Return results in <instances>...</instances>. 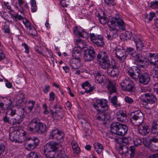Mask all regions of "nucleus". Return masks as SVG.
I'll return each instance as SVG.
<instances>
[{"label": "nucleus", "mask_w": 158, "mask_h": 158, "mask_svg": "<svg viewBox=\"0 0 158 158\" xmlns=\"http://www.w3.org/2000/svg\"><path fill=\"white\" fill-rule=\"evenodd\" d=\"M133 143L135 147H138L141 144V141L140 139L137 138L134 139Z\"/></svg>", "instance_id": "nucleus-46"}, {"label": "nucleus", "mask_w": 158, "mask_h": 158, "mask_svg": "<svg viewBox=\"0 0 158 158\" xmlns=\"http://www.w3.org/2000/svg\"><path fill=\"white\" fill-rule=\"evenodd\" d=\"M23 121L22 118L19 116H17L15 118H12L11 119L10 125H19Z\"/></svg>", "instance_id": "nucleus-30"}, {"label": "nucleus", "mask_w": 158, "mask_h": 158, "mask_svg": "<svg viewBox=\"0 0 158 158\" xmlns=\"http://www.w3.org/2000/svg\"><path fill=\"white\" fill-rule=\"evenodd\" d=\"M27 129L31 132L42 134L46 131V126L44 123L40 122V119L35 118L30 122Z\"/></svg>", "instance_id": "nucleus-3"}, {"label": "nucleus", "mask_w": 158, "mask_h": 158, "mask_svg": "<svg viewBox=\"0 0 158 158\" xmlns=\"http://www.w3.org/2000/svg\"><path fill=\"white\" fill-rule=\"evenodd\" d=\"M134 39L136 45V49L138 51H141L144 46V43L139 37H134Z\"/></svg>", "instance_id": "nucleus-26"}, {"label": "nucleus", "mask_w": 158, "mask_h": 158, "mask_svg": "<svg viewBox=\"0 0 158 158\" xmlns=\"http://www.w3.org/2000/svg\"><path fill=\"white\" fill-rule=\"evenodd\" d=\"M62 109V106L60 105L58 107H57V109H56L55 111L53 112L52 110H51V111L52 113V115L53 117V118L54 117L56 116V114L58 113L59 112L60 110Z\"/></svg>", "instance_id": "nucleus-47"}, {"label": "nucleus", "mask_w": 158, "mask_h": 158, "mask_svg": "<svg viewBox=\"0 0 158 158\" xmlns=\"http://www.w3.org/2000/svg\"><path fill=\"white\" fill-rule=\"evenodd\" d=\"M97 60L99 66L103 69H107L108 75L111 77H117L119 74V68L116 65L115 61L113 60L110 62L107 53L104 51H101L97 56Z\"/></svg>", "instance_id": "nucleus-1"}, {"label": "nucleus", "mask_w": 158, "mask_h": 158, "mask_svg": "<svg viewBox=\"0 0 158 158\" xmlns=\"http://www.w3.org/2000/svg\"><path fill=\"white\" fill-rule=\"evenodd\" d=\"M154 69V77L156 78L158 77V65L155 66Z\"/></svg>", "instance_id": "nucleus-57"}, {"label": "nucleus", "mask_w": 158, "mask_h": 158, "mask_svg": "<svg viewBox=\"0 0 158 158\" xmlns=\"http://www.w3.org/2000/svg\"><path fill=\"white\" fill-rule=\"evenodd\" d=\"M25 109L23 107H20L17 110L18 116L19 117L22 118L23 120V118L24 117V113Z\"/></svg>", "instance_id": "nucleus-41"}, {"label": "nucleus", "mask_w": 158, "mask_h": 158, "mask_svg": "<svg viewBox=\"0 0 158 158\" xmlns=\"http://www.w3.org/2000/svg\"><path fill=\"white\" fill-rule=\"evenodd\" d=\"M49 101H53L55 98V94L53 92H51L49 94Z\"/></svg>", "instance_id": "nucleus-61"}, {"label": "nucleus", "mask_w": 158, "mask_h": 158, "mask_svg": "<svg viewBox=\"0 0 158 158\" xmlns=\"http://www.w3.org/2000/svg\"><path fill=\"white\" fill-rule=\"evenodd\" d=\"M90 39L93 43L98 47H102L104 45L103 36L100 35H95L94 33L90 34Z\"/></svg>", "instance_id": "nucleus-9"}, {"label": "nucleus", "mask_w": 158, "mask_h": 158, "mask_svg": "<svg viewBox=\"0 0 158 158\" xmlns=\"http://www.w3.org/2000/svg\"><path fill=\"white\" fill-rule=\"evenodd\" d=\"M84 58L86 61H89L93 60L95 56V52L94 49H84Z\"/></svg>", "instance_id": "nucleus-13"}, {"label": "nucleus", "mask_w": 158, "mask_h": 158, "mask_svg": "<svg viewBox=\"0 0 158 158\" xmlns=\"http://www.w3.org/2000/svg\"><path fill=\"white\" fill-rule=\"evenodd\" d=\"M35 104V102L33 101H30L26 102V107L27 108L29 112L32 111Z\"/></svg>", "instance_id": "nucleus-37"}, {"label": "nucleus", "mask_w": 158, "mask_h": 158, "mask_svg": "<svg viewBox=\"0 0 158 158\" xmlns=\"http://www.w3.org/2000/svg\"><path fill=\"white\" fill-rule=\"evenodd\" d=\"M81 52L78 49H74L72 53V56L73 57H76L80 56L81 55Z\"/></svg>", "instance_id": "nucleus-48"}, {"label": "nucleus", "mask_w": 158, "mask_h": 158, "mask_svg": "<svg viewBox=\"0 0 158 158\" xmlns=\"http://www.w3.org/2000/svg\"><path fill=\"white\" fill-rule=\"evenodd\" d=\"M107 101L105 99H97L93 104V107L97 111L95 115L96 118L102 121V123L105 125L110 119L109 113H106L105 111L108 109Z\"/></svg>", "instance_id": "nucleus-2"}, {"label": "nucleus", "mask_w": 158, "mask_h": 158, "mask_svg": "<svg viewBox=\"0 0 158 158\" xmlns=\"http://www.w3.org/2000/svg\"><path fill=\"white\" fill-rule=\"evenodd\" d=\"M73 60L74 59H72L70 62V64L72 69H77L78 67L77 66L76 63L74 62V61Z\"/></svg>", "instance_id": "nucleus-56"}, {"label": "nucleus", "mask_w": 158, "mask_h": 158, "mask_svg": "<svg viewBox=\"0 0 158 158\" xmlns=\"http://www.w3.org/2000/svg\"><path fill=\"white\" fill-rule=\"evenodd\" d=\"M118 30H107L106 36L107 39L112 40L118 36Z\"/></svg>", "instance_id": "nucleus-24"}, {"label": "nucleus", "mask_w": 158, "mask_h": 158, "mask_svg": "<svg viewBox=\"0 0 158 158\" xmlns=\"http://www.w3.org/2000/svg\"><path fill=\"white\" fill-rule=\"evenodd\" d=\"M135 64L140 68H143L145 66L146 58L141 54H139L135 58Z\"/></svg>", "instance_id": "nucleus-17"}, {"label": "nucleus", "mask_w": 158, "mask_h": 158, "mask_svg": "<svg viewBox=\"0 0 158 158\" xmlns=\"http://www.w3.org/2000/svg\"><path fill=\"white\" fill-rule=\"evenodd\" d=\"M27 158H42V157L39 153L33 151L29 154Z\"/></svg>", "instance_id": "nucleus-36"}, {"label": "nucleus", "mask_w": 158, "mask_h": 158, "mask_svg": "<svg viewBox=\"0 0 158 158\" xmlns=\"http://www.w3.org/2000/svg\"><path fill=\"white\" fill-rule=\"evenodd\" d=\"M130 150L131 153H130L131 157H133L134 156L135 153V149L134 146H131L130 147L129 150Z\"/></svg>", "instance_id": "nucleus-50"}, {"label": "nucleus", "mask_w": 158, "mask_h": 158, "mask_svg": "<svg viewBox=\"0 0 158 158\" xmlns=\"http://www.w3.org/2000/svg\"><path fill=\"white\" fill-rule=\"evenodd\" d=\"M138 129L139 133L142 135H145L150 131L148 126L146 123H141L138 125Z\"/></svg>", "instance_id": "nucleus-16"}, {"label": "nucleus", "mask_w": 158, "mask_h": 158, "mask_svg": "<svg viewBox=\"0 0 158 158\" xmlns=\"http://www.w3.org/2000/svg\"><path fill=\"white\" fill-rule=\"evenodd\" d=\"M145 98L141 99V101L142 104L146 106L148 104H152L155 103L157 99L156 96L151 94L146 93L145 94Z\"/></svg>", "instance_id": "nucleus-10"}, {"label": "nucleus", "mask_w": 158, "mask_h": 158, "mask_svg": "<svg viewBox=\"0 0 158 158\" xmlns=\"http://www.w3.org/2000/svg\"><path fill=\"white\" fill-rule=\"evenodd\" d=\"M44 154L47 158H59V152L56 151H51L44 150Z\"/></svg>", "instance_id": "nucleus-25"}, {"label": "nucleus", "mask_w": 158, "mask_h": 158, "mask_svg": "<svg viewBox=\"0 0 158 158\" xmlns=\"http://www.w3.org/2000/svg\"><path fill=\"white\" fill-rule=\"evenodd\" d=\"M111 102L115 107H117V106H121V104L120 103H117V98L116 96H114L111 98Z\"/></svg>", "instance_id": "nucleus-40"}, {"label": "nucleus", "mask_w": 158, "mask_h": 158, "mask_svg": "<svg viewBox=\"0 0 158 158\" xmlns=\"http://www.w3.org/2000/svg\"><path fill=\"white\" fill-rule=\"evenodd\" d=\"M152 142L157 143V142H158V139L156 138L153 137L149 139L148 143H145L144 140L143 141V143L145 146H147L150 144Z\"/></svg>", "instance_id": "nucleus-44"}, {"label": "nucleus", "mask_w": 158, "mask_h": 158, "mask_svg": "<svg viewBox=\"0 0 158 158\" xmlns=\"http://www.w3.org/2000/svg\"><path fill=\"white\" fill-rule=\"evenodd\" d=\"M94 89V86H90V85L86 87L85 89V93H88L93 91Z\"/></svg>", "instance_id": "nucleus-60"}, {"label": "nucleus", "mask_w": 158, "mask_h": 158, "mask_svg": "<svg viewBox=\"0 0 158 158\" xmlns=\"http://www.w3.org/2000/svg\"><path fill=\"white\" fill-rule=\"evenodd\" d=\"M124 100L126 102L129 104H131L133 102V99L128 96H126Z\"/></svg>", "instance_id": "nucleus-62"}, {"label": "nucleus", "mask_w": 158, "mask_h": 158, "mask_svg": "<svg viewBox=\"0 0 158 158\" xmlns=\"http://www.w3.org/2000/svg\"><path fill=\"white\" fill-rule=\"evenodd\" d=\"M93 145L95 150L97 153L98 154H100L103 149L102 145L98 142H96Z\"/></svg>", "instance_id": "nucleus-33"}, {"label": "nucleus", "mask_w": 158, "mask_h": 158, "mask_svg": "<svg viewBox=\"0 0 158 158\" xmlns=\"http://www.w3.org/2000/svg\"><path fill=\"white\" fill-rule=\"evenodd\" d=\"M23 22L26 27L29 28L30 27V24L28 20L26 18H23Z\"/></svg>", "instance_id": "nucleus-53"}, {"label": "nucleus", "mask_w": 158, "mask_h": 158, "mask_svg": "<svg viewBox=\"0 0 158 158\" xmlns=\"http://www.w3.org/2000/svg\"><path fill=\"white\" fill-rule=\"evenodd\" d=\"M150 7L153 9H158V1L154 0L150 2Z\"/></svg>", "instance_id": "nucleus-43"}, {"label": "nucleus", "mask_w": 158, "mask_h": 158, "mask_svg": "<svg viewBox=\"0 0 158 158\" xmlns=\"http://www.w3.org/2000/svg\"><path fill=\"white\" fill-rule=\"evenodd\" d=\"M95 77V80L99 84H105L106 83L107 79L106 77L103 75H102L99 72L96 73L94 74Z\"/></svg>", "instance_id": "nucleus-23"}, {"label": "nucleus", "mask_w": 158, "mask_h": 158, "mask_svg": "<svg viewBox=\"0 0 158 158\" xmlns=\"http://www.w3.org/2000/svg\"><path fill=\"white\" fill-rule=\"evenodd\" d=\"M151 132L154 135H158V119H155L152 123Z\"/></svg>", "instance_id": "nucleus-27"}, {"label": "nucleus", "mask_w": 158, "mask_h": 158, "mask_svg": "<svg viewBox=\"0 0 158 158\" xmlns=\"http://www.w3.org/2000/svg\"><path fill=\"white\" fill-rule=\"evenodd\" d=\"M17 99L16 103L20 105L23 102L25 99V94L23 93L19 92L18 93L16 97Z\"/></svg>", "instance_id": "nucleus-28"}, {"label": "nucleus", "mask_w": 158, "mask_h": 158, "mask_svg": "<svg viewBox=\"0 0 158 158\" xmlns=\"http://www.w3.org/2000/svg\"><path fill=\"white\" fill-rule=\"evenodd\" d=\"M2 98L3 102H5V105L7 107L8 106H10L12 104V101L11 98L9 97H1Z\"/></svg>", "instance_id": "nucleus-39"}, {"label": "nucleus", "mask_w": 158, "mask_h": 158, "mask_svg": "<svg viewBox=\"0 0 158 158\" xmlns=\"http://www.w3.org/2000/svg\"><path fill=\"white\" fill-rule=\"evenodd\" d=\"M61 5L63 7H67L69 5V0H60Z\"/></svg>", "instance_id": "nucleus-54"}, {"label": "nucleus", "mask_w": 158, "mask_h": 158, "mask_svg": "<svg viewBox=\"0 0 158 158\" xmlns=\"http://www.w3.org/2000/svg\"><path fill=\"white\" fill-rule=\"evenodd\" d=\"M71 145L74 153L78 154L79 152L80 149L77 143L76 142L74 141H72L71 142Z\"/></svg>", "instance_id": "nucleus-32"}, {"label": "nucleus", "mask_w": 158, "mask_h": 158, "mask_svg": "<svg viewBox=\"0 0 158 158\" xmlns=\"http://www.w3.org/2000/svg\"><path fill=\"white\" fill-rule=\"evenodd\" d=\"M120 84L122 89L124 90L129 92L134 90V86L133 82L128 77L125 78L120 83Z\"/></svg>", "instance_id": "nucleus-8"}, {"label": "nucleus", "mask_w": 158, "mask_h": 158, "mask_svg": "<svg viewBox=\"0 0 158 158\" xmlns=\"http://www.w3.org/2000/svg\"><path fill=\"white\" fill-rule=\"evenodd\" d=\"M98 18L99 21L101 24L102 25H104L107 23V20L106 17H102L100 16L99 15H98Z\"/></svg>", "instance_id": "nucleus-42"}, {"label": "nucleus", "mask_w": 158, "mask_h": 158, "mask_svg": "<svg viewBox=\"0 0 158 158\" xmlns=\"http://www.w3.org/2000/svg\"><path fill=\"white\" fill-rule=\"evenodd\" d=\"M78 47L80 49H84L85 45L84 44L83 42L81 40H76Z\"/></svg>", "instance_id": "nucleus-45"}, {"label": "nucleus", "mask_w": 158, "mask_h": 158, "mask_svg": "<svg viewBox=\"0 0 158 158\" xmlns=\"http://www.w3.org/2000/svg\"><path fill=\"white\" fill-rule=\"evenodd\" d=\"M148 60L150 64L154 66L158 64V55L157 54L150 53Z\"/></svg>", "instance_id": "nucleus-21"}, {"label": "nucleus", "mask_w": 158, "mask_h": 158, "mask_svg": "<svg viewBox=\"0 0 158 158\" xmlns=\"http://www.w3.org/2000/svg\"><path fill=\"white\" fill-rule=\"evenodd\" d=\"M9 138L13 142L20 143L22 142L21 140L19 138V135L18 134L17 132L15 131L11 132L10 131Z\"/></svg>", "instance_id": "nucleus-22"}, {"label": "nucleus", "mask_w": 158, "mask_h": 158, "mask_svg": "<svg viewBox=\"0 0 158 158\" xmlns=\"http://www.w3.org/2000/svg\"><path fill=\"white\" fill-rule=\"evenodd\" d=\"M114 0H104L105 4L109 6H113L114 5Z\"/></svg>", "instance_id": "nucleus-55"}, {"label": "nucleus", "mask_w": 158, "mask_h": 158, "mask_svg": "<svg viewBox=\"0 0 158 158\" xmlns=\"http://www.w3.org/2000/svg\"><path fill=\"white\" fill-rule=\"evenodd\" d=\"M127 73L135 81H137L138 80L139 76L141 73L139 69L135 66L132 67H131L128 69Z\"/></svg>", "instance_id": "nucleus-11"}, {"label": "nucleus", "mask_w": 158, "mask_h": 158, "mask_svg": "<svg viewBox=\"0 0 158 158\" xmlns=\"http://www.w3.org/2000/svg\"><path fill=\"white\" fill-rule=\"evenodd\" d=\"M119 152L122 155L124 154L127 156L129 154V148L128 146L126 145H121L119 148Z\"/></svg>", "instance_id": "nucleus-29"}, {"label": "nucleus", "mask_w": 158, "mask_h": 158, "mask_svg": "<svg viewBox=\"0 0 158 158\" xmlns=\"http://www.w3.org/2000/svg\"><path fill=\"white\" fill-rule=\"evenodd\" d=\"M6 113L7 114L13 116L15 114L16 110L12 109H10L7 110L6 111Z\"/></svg>", "instance_id": "nucleus-52"}, {"label": "nucleus", "mask_w": 158, "mask_h": 158, "mask_svg": "<svg viewBox=\"0 0 158 158\" xmlns=\"http://www.w3.org/2000/svg\"><path fill=\"white\" fill-rule=\"evenodd\" d=\"M115 54L116 57L122 62L124 61L127 57L125 51L123 49H116L115 50Z\"/></svg>", "instance_id": "nucleus-19"}, {"label": "nucleus", "mask_w": 158, "mask_h": 158, "mask_svg": "<svg viewBox=\"0 0 158 158\" xmlns=\"http://www.w3.org/2000/svg\"><path fill=\"white\" fill-rule=\"evenodd\" d=\"M127 114L125 110H119L116 113V117L117 121L122 122H125L127 121Z\"/></svg>", "instance_id": "nucleus-18"}, {"label": "nucleus", "mask_w": 158, "mask_h": 158, "mask_svg": "<svg viewBox=\"0 0 158 158\" xmlns=\"http://www.w3.org/2000/svg\"><path fill=\"white\" fill-rule=\"evenodd\" d=\"M61 147V145L54 142H49L47 143L44 147V150L56 151Z\"/></svg>", "instance_id": "nucleus-12"}, {"label": "nucleus", "mask_w": 158, "mask_h": 158, "mask_svg": "<svg viewBox=\"0 0 158 158\" xmlns=\"http://www.w3.org/2000/svg\"><path fill=\"white\" fill-rule=\"evenodd\" d=\"M151 150L152 151H156L158 150V143H155L152 144L150 147Z\"/></svg>", "instance_id": "nucleus-51"}, {"label": "nucleus", "mask_w": 158, "mask_h": 158, "mask_svg": "<svg viewBox=\"0 0 158 158\" xmlns=\"http://www.w3.org/2000/svg\"><path fill=\"white\" fill-rule=\"evenodd\" d=\"M5 149V147L4 143L0 142V156Z\"/></svg>", "instance_id": "nucleus-59"}, {"label": "nucleus", "mask_w": 158, "mask_h": 158, "mask_svg": "<svg viewBox=\"0 0 158 158\" xmlns=\"http://www.w3.org/2000/svg\"><path fill=\"white\" fill-rule=\"evenodd\" d=\"M155 16V13L153 12H150L149 13V17L148 18V21H151L153 17Z\"/></svg>", "instance_id": "nucleus-64"}, {"label": "nucleus", "mask_w": 158, "mask_h": 158, "mask_svg": "<svg viewBox=\"0 0 158 158\" xmlns=\"http://www.w3.org/2000/svg\"><path fill=\"white\" fill-rule=\"evenodd\" d=\"M64 133L56 128L52 129L49 132V137L50 139L56 140L59 142L64 141Z\"/></svg>", "instance_id": "nucleus-7"}, {"label": "nucleus", "mask_w": 158, "mask_h": 158, "mask_svg": "<svg viewBox=\"0 0 158 158\" xmlns=\"http://www.w3.org/2000/svg\"><path fill=\"white\" fill-rule=\"evenodd\" d=\"M22 46L24 47V48L25 49V52L26 53L28 54L29 53V51L28 47L27 45L25 43H23L22 44Z\"/></svg>", "instance_id": "nucleus-63"}, {"label": "nucleus", "mask_w": 158, "mask_h": 158, "mask_svg": "<svg viewBox=\"0 0 158 158\" xmlns=\"http://www.w3.org/2000/svg\"><path fill=\"white\" fill-rule=\"evenodd\" d=\"M8 13L10 15L12 18H14L16 20L17 19L18 20H21L23 19V17L21 15H18V13L15 12L13 10L12 11H9Z\"/></svg>", "instance_id": "nucleus-34"}, {"label": "nucleus", "mask_w": 158, "mask_h": 158, "mask_svg": "<svg viewBox=\"0 0 158 158\" xmlns=\"http://www.w3.org/2000/svg\"><path fill=\"white\" fill-rule=\"evenodd\" d=\"M30 143H29L26 149L28 150H33L36 148L39 144L40 141L39 139L36 137H33L31 139H29Z\"/></svg>", "instance_id": "nucleus-14"}, {"label": "nucleus", "mask_w": 158, "mask_h": 158, "mask_svg": "<svg viewBox=\"0 0 158 158\" xmlns=\"http://www.w3.org/2000/svg\"><path fill=\"white\" fill-rule=\"evenodd\" d=\"M73 32L79 37L87 38L88 37V33L84 30H74Z\"/></svg>", "instance_id": "nucleus-31"}, {"label": "nucleus", "mask_w": 158, "mask_h": 158, "mask_svg": "<svg viewBox=\"0 0 158 158\" xmlns=\"http://www.w3.org/2000/svg\"><path fill=\"white\" fill-rule=\"evenodd\" d=\"M135 110L138 111L139 110V108H136ZM144 115L143 113L140 111H133L131 113V121L134 125L138 126L139 124L142 123L143 121Z\"/></svg>", "instance_id": "nucleus-6"}, {"label": "nucleus", "mask_w": 158, "mask_h": 158, "mask_svg": "<svg viewBox=\"0 0 158 158\" xmlns=\"http://www.w3.org/2000/svg\"><path fill=\"white\" fill-rule=\"evenodd\" d=\"M126 52L127 53L131 56L135 58L139 54L137 53L136 51L133 48H127Z\"/></svg>", "instance_id": "nucleus-35"}, {"label": "nucleus", "mask_w": 158, "mask_h": 158, "mask_svg": "<svg viewBox=\"0 0 158 158\" xmlns=\"http://www.w3.org/2000/svg\"><path fill=\"white\" fill-rule=\"evenodd\" d=\"M26 32L32 36H36L38 35L37 30H27Z\"/></svg>", "instance_id": "nucleus-49"}, {"label": "nucleus", "mask_w": 158, "mask_h": 158, "mask_svg": "<svg viewBox=\"0 0 158 158\" xmlns=\"http://www.w3.org/2000/svg\"><path fill=\"white\" fill-rule=\"evenodd\" d=\"M107 88L110 94L115 93L117 92L116 84L114 81L108 80L106 85Z\"/></svg>", "instance_id": "nucleus-20"}, {"label": "nucleus", "mask_w": 158, "mask_h": 158, "mask_svg": "<svg viewBox=\"0 0 158 158\" xmlns=\"http://www.w3.org/2000/svg\"><path fill=\"white\" fill-rule=\"evenodd\" d=\"M109 19L110 23V27L111 28L112 30H117L115 28L116 26L119 29L125 30L126 24L118 14H116L114 17L110 16Z\"/></svg>", "instance_id": "nucleus-5"}, {"label": "nucleus", "mask_w": 158, "mask_h": 158, "mask_svg": "<svg viewBox=\"0 0 158 158\" xmlns=\"http://www.w3.org/2000/svg\"><path fill=\"white\" fill-rule=\"evenodd\" d=\"M122 35L126 39H129L132 36L136 37V35L132 34V32L130 31H127L124 33H122Z\"/></svg>", "instance_id": "nucleus-38"}, {"label": "nucleus", "mask_w": 158, "mask_h": 158, "mask_svg": "<svg viewBox=\"0 0 158 158\" xmlns=\"http://www.w3.org/2000/svg\"><path fill=\"white\" fill-rule=\"evenodd\" d=\"M128 128L126 125L118 122L113 123L110 125L111 132L112 134L124 136Z\"/></svg>", "instance_id": "nucleus-4"}, {"label": "nucleus", "mask_w": 158, "mask_h": 158, "mask_svg": "<svg viewBox=\"0 0 158 158\" xmlns=\"http://www.w3.org/2000/svg\"><path fill=\"white\" fill-rule=\"evenodd\" d=\"M138 79L140 83L143 85H146L149 83L150 80V77L148 73L144 72L141 73Z\"/></svg>", "instance_id": "nucleus-15"}, {"label": "nucleus", "mask_w": 158, "mask_h": 158, "mask_svg": "<svg viewBox=\"0 0 158 158\" xmlns=\"http://www.w3.org/2000/svg\"><path fill=\"white\" fill-rule=\"evenodd\" d=\"M3 120L4 123H7L8 124L10 125L11 119H10L9 117L5 115L3 118Z\"/></svg>", "instance_id": "nucleus-58"}]
</instances>
